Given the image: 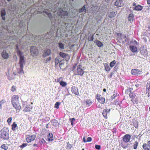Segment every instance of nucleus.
<instances>
[{"mask_svg": "<svg viewBox=\"0 0 150 150\" xmlns=\"http://www.w3.org/2000/svg\"><path fill=\"white\" fill-rule=\"evenodd\" d=\"M58 13L59 16L61 17L60 21L63 22V24H64L65 26L66 27H69L71 23V17H69V12L64 11L60 8Z\"/></svg>", "mask_w": 150, "mask_h": 150, "instance_id": "f257e3e1", "label": "nucleus"}, {"mask_svg": "<svg viewBox=\"0 0 150 150\" xmlns=\"http://www.w3.org/2000/svg\"><path fill=\"white\" fill-rule=\"evenodd\" d=\"M19 97L17 95H13L11 98V103L13 106L17 110H19L21 108L18 102Z\"/></svg>", "mask_w": 150, "mask_h": 150, "instance_id": "f03ea898", "label": "nucleus"}, {"mask_svg": "<svg viewBox=\"0 0 150 150\" xmlns=\"http://www.w3.org/2000/svg\"><path fill=\"white\" fill-rule=\"evenodd\" d=\"M84 73V71L82 69V66L79 65L77 67L76 72L75 74V75H80L82 76Z\"/></svg>", "mask_w": 150, "mask_h": 150, "instance_id": "7ed1b4c3", "label": "nucleus"}, {"mask_svg": "<svg viewBox=\"0 0 150 150\" xmlns=\"http://www.w3.org/2000/svg\"><path fill=\"white\" fill-rule=\"evenodd\" d=\"M9 132H0V137L4 139L7 140L9 138Z\"/></svg>", "mask_w": 150, "mask_h": 150, "instance_id": "20e7f679", "label": "nucleus"}, {"mask_svg": "<svg viewBox=\"0 0 150 150\" xmlns=\"http://www.w3.org/2000/svg\"><path fill=\"white\" fill-rule=\"evenodd\" d=\"M30 52L32 56L37 55L39 53L36 48L33 46H32L31 47Z\"/></svg>", "mask_w": 150, "mask_h": 150, "instance_id": "39448f33", "label": "nucleus"}, {"mask_svg": "<svg viewBox=\"0 0 150 150\" xmlns=\"http://www.w3.org/2000/svg\"><path fill=\"white\" fill-rule=\"evenodd\" d=\"M131 73L133 75L138 76L142 74V71L137 69H132Z\"/></svg>", "mask_w": 150, "mask_h": 150, "instance_id": "423d86ee", "label": "nucleus"}, {"mask_svg": "<svg viewBox=\"0 0 150 150\" xmlns=\"http://www.w3.org/2000/svg\"><path fill=\"white\" fill-rule=\"evenodd\" d=\"M114 5L117 7H121L124 5V3L122 0H116Z\"/></svg>", "mask_w": 150, "mask_h": 150, "instance_id": "0eeeda50", "label": "nucleus"}, {"mask_svg": "<svg viewBox=\"0 0 150 150\" xmlns=\"http://www.w3.org/2000/svg\"><path fill=\"white\" fill-rule=\"evenodd\" d=\"M131 136L129 134H126L123 137V140L125 143H127L129 141Z\"/></svg>", "mask_w": 150, "mask_h": 150, "instance_id": "6e6552de", "label": "nucleus"}, {"mask_svg": "<svg viewBox=\"0 0 150 150\" xmlns=\"http://www.w3.org/2000/svg\"><path fill=\"white\" fill-rule=\"evenodd\" d=\"M143 148L145 150H150V141L148 142L147 144H144Z\"/></svg>", "mask_w": 150, "mask_h": 150, "instance_id": "1a4fd4ad", "label": "nucleus"}, {"mask_svg": "<svg viewBox=\"0 0 150 150\" xmlns=\"http://www.w3.org/2000/svg\"><path fill=\"white\" fill-rule=\"evenodd\" d=\"M6 15V12L5 11V9H2L1 12V17L3 20H6V17L5 16Z\"/></svg>", "mask_w": 150, "mask_h": 150, "instance_id": "9d476101", "label": "nucleus"}, {"mask_svg": "<svg viewBox=\"0 0 150 150\" xmlns=\"http://www.w3.org/2000/svg\"><path fill=\"white\" fill-rule=\"evenodd\" d=\"M19 63L20 67H23V64H25V61L23 57L21 56L20 57V62Z\"/></svg>", "mask_w": 150, "mask_h": 150, "instance_id": "9b49d317", "label": "nucleus"}, {"mask_svg": "<svg viewBox=\"0 0 150 150\" xmlns=\"http://www.w3.org/2000/svg\"><path fill=\"white\" fill-rule=\"evenodd\" d=\"M51 51L49 49H47L44 50V52H43L42 56L45 57L47 56H49L51 54Z\"/></svg>", "mask_w": 150, "mask_h": 150, "instance_id": "f8f14e48", "label": "nucleus"}, {"mask_svg": "<svg viewBox=\"0 0 150 150\" xmlns=\"http://www.w3.org/2000/svg\"><path fill=\"white\" fill-rule=\"evenodd\" d=\"M2 57L4 59L8 58L9 55L7 53L5 50H3L1 53Z\"/></svg>", "mask_w": 150, "mask_h": 150, "instance_id": "ddd939ff", "label": "nucleus"}, {"mask_svg": "<svg viewBox=\"0 0 150 150\" xmlns=\"http://www.w3.org/2000/svg\"><path fill=\"white\" fill-rule=\"evenodd\" d=\"M146 94L148 97L150 96V84L147 83L146 86Z\"/></svg>", "mask_w": 150, "mask_h": 150, "instance_id": "4468645a", "label": "nucleus"}, {"mask_svg": "<svg viewBox=\"0 0 150 150\" xmlns=\"http://www.w3.org/2000/svg\"><path fill=\"white\" fill-rule=\"evenodd\" d=\"M140 52L143 55H146L148 54L147 50L144 47L140 48Z\"/></svg>", "mask_w": 150, "mask_h": 150, "instance_id": "2eb2a0df", "label": "nucleus"}, {"mask_svg": "<svg viewBox=\"0 0 150 150\" xmlns=\"http://www.w3.org/2000/svg\"><path fill=\"white\" fill-rule=\"evenodd\" d=\"M32 108V106H31L30 105H27L24 109L23 111L25 112H29L31 111Z\"/></svg>", "mask_w": 150, "mask_h": 150, "instance_id": "dca6fc26", "label": "nucleus"}, {"mask_svg": "<svg viewBox=\"0 0 150 150\" xmlns=\"http://www.w3.org/2000/svg\"><path fill=\"white\" fill-rule=\"evenodd\" d=\"M110 109H108L107 110H104L102 113V114L103 117L105 118H107V115L108 113L110 112Z\"/></svg>", "mask_w": 150, "mask_h": 150, "instance_id": "f3484780", "label": "nucleus"}, {"mask_svg": "<svg viewBox=\"0 0 150 150\" xmlns=\"http://www.w3.org/2000/svg\"><path fill=\"white\" fill-rule=\"evenodd\" d=\"M94 42L96 44V45L99 47H101L103 45V43L98 40H95L94 41Z\"/></svg>", "mask_w": 150, "mask_h": 150, "instance_id": "a211bd4d", "label": "nucleus"}, {"mask_svg": "<svg viewBox=\"0 0 150 150\" xmlns=\"http://www.w3.org/2000/svg\"><path fill=\"white\" fill-rule=\"evenodd\" d=\"M129 97L132 99H131L135 100V98H137V96L135 93L133 92L130 93L129 94Z\"/></svg>", "mask_w": 150, "mask_h": 150, "instance_id": "6ab92c4d", "label": "nucleus"}, {"mask_svg": "<svg viewBox=\"0 0 150 150\" xmlns=\"http://www.w3.org/2000/svg\"><path fill=\"white\" fill-rule=\"evenodd\" d=\"M131 101H132L133 103L134 104H137L138 103H140V99L137 97V98H135V100L131 99Z\"/></svg>", "mask_w": 150, "mask_h": 150, "instance_id": "aec40b11", "label": "nucleus"}, {"mask_svg": "<svg viewBox=\"0 0 150 150\" xmlns=\"http://www.w3.org/2000/svg\"><path fill=\"white\" fill-rule=\"evenodd\" d=\"M115 15V13L113 12H110L107 15L108 17L111 18L114 17Z\"/></svg>", "mask_w": 150, "mask_h": 150, "instance_id": "412c9836", "label": "nucleus"}, {"mask_svg": "<svg viewBox=\"0 0 150 150\" xmlns=\"http://www.w3.org/2000/svg\"><path fill=\"white\" fill-rule=\"evenodd\" d=\"M142 8L143 7L142 6L138 5L134 7V10L139 11L142 10Z\"/></svg>", "mask_w": 150, "mask_h": 150, "instance_id": "4be33fe9", "label": "nucleus"}, {"mask_svg": "<svg viewBox=\"0 0 150 150\" xmlns=\"http://www.w3.org/2000/svg\"><path fill=\"white\" fill-rule=\"evenodd\" d=\"M129 48L130 50L133 52H135L137 51V48L136 47L130 45L129 46Z\"/></svg>", "mask_w": 150, "mask_h": 150, "instance_id": "5701e85b", "label": "nucleus"}, {"mask_svg": "<svg viewBox=\"0 0 150 150\" xmlns=\"http://www.w3.org/2000/svg\"><path fill=\"white\" fill-rule=\"evenodd\" d=\"M97 99L98 101L101 103L103 104L105 103V99L104 98L102 97H99Z\"/></svg>", "mask_w": 150, "mask_h": 150, "instance_id": "b1692460", "label": "nucleus"}, {"mask_svg": "<svg viewBox=\"0 0 150 150\" xmlns=\"http://www.w3.org/2000/svg\"><path fill=\"white\" fill-rule=\"evenodd\" d=\"M86 8L85 7V5H84L82 8L79 9V13H80L83 12H86Z\"/></svg>", "mask_w": 150, "mask_h": 150, "instance_id": "393cba45", "label": "nucleus"}, {"mask_svg": "<svg viewBox=\"0 0 150 150\" xmlns=\"http://www.w3.org/2000/svg\"><path fill=\"white\" fill-rule=\"evenodd\" d=\"M71 91L72 92V93L75 94L76 95H78V90L77 89H75L74 87H72L71 88Z\"/></svg>", "mask_w": 150, "mask_h": 150, "instance_id": "a878e982", "label": "nucleus"}, {"mask_svg": "<svg viewBox=\"0 0 150 150\" xmlns=\"http://www.w3.org/2000/svg\"><path fill=\"white\" fill-rule=\"evenodd\" d=\"M47 139L49 141H52L53 139L52 134L49 133L48 135Z\"/></svg>", "mask_w": 150, "mask_h": 150, "instance_id": "bb28decb", "label": "nucleus"}, {"mask_svg": "<svg viewBox=\"0 0 150 150\" xmlns=\"http://www.w3.org/2000/svg\"><path fill=\"white\" fill-rule=\"evenodd\" d=\"M17 127V124L15 122H14L12 125V129L13 131L16 130V128Z\"/></svg>", "mask_w": 150, "mask_h": 150, "instance_id": "cd10ccee", "label": "nucleus"}, {"mask_svg": "<svg viewBox=\"0 0 150 150\" xmlns=\"http://www.w3.org/2000/svg\"><path fill=\"white\" fill-rule=\"evenodd\" d=\"M121 146L124 149H126L128 147V144L126 143H122L121 144Z\"/></svg>", "mask_w": 150, "mask_h": 150, "instance_id": "c85d7f7f", "label": "nucleus"}, {"mask_svg": "<svg viewBox=\"0 0 150 150\" xmlns=\"http://www.w3.org/2000/svg\"><path fill=\"white\" fill-rule=\"evenodd\" d=\"M105 68L107 71H109L110 70V68L109 67L108 64H104Z\"/></svg>", "mask_w": 150, "mask_h": 150, "instance_id": "c756f323", "label": "nucleus"}, {"mask_svg": "<svg viewBox=\"0 0 150 150\" xmlns=\"http://www.w3.org/2000/svg\"><path fill=\"white\" fill-rule=\"evenodd\" d=\"M60 85L63 87H65L67 85V83L66 82L63 81H61L59 82Z\"/></svg>", "mask_w": 150, "mask_h": 150, "instance_id": "7c9ffc66", "label": "nucleus"}, {"mask_svg": "<svg viewBox=\"0 0 150 150\" xmlns=\"http://www.w3.org/2000/svg\"><path fill=\"white\" fill-rule=\"evenodd\" d=\"M132 89L131 88L127 89L125 91V93L126 94L129 95L130 93L132 92Z\"/></svg>", "mask_w": 150, "mask_h": 150, "instance_id": "2f4dec72", "label": "nucleus"}, {"mask_svg": "<svg viewBox=\"0 0 150 150\" xmlns=\"http://www.w3.org/2000/svg\"><path fill=\"white\" fill-rule=\"evenodd\" d=\"M59 55L61 57L63 58L67 56H68L67 54L61 52L59 53Z\"/></svg>", "mask_w": 150, "mask_h": 150, "instance_id": "473e14b6", "label": "nucleus"}, {"mask_svg": "<svg viewBox=\"0 0 150 150\" xmlns=\"http://www.w3.org/2000/svg\"><path fill=\"white\" fill-rule=\"evenodd\" d=\"M72 147V145L71 144H70L69 142H68L67 143V149L68 150L71 149Z\"/></svg>", "mask_w": 150, "mask_h": 150, "instance_id": "72a5a7b5", "label": "nucleus"}, {"mask_svg": "<svg viewBox=\"0 0 150 150\" xmlns=\"http://www.w3.org/2000/svg\"><path fill=\"white\" fill-rule=\"evenodd\" d=\"M86 102V104L88 106L90 105L92 103V101L90 99L87 100Z\"/></svg>", "mask_w": 150, "mask_h": 150, "instance_id": "f704fd0d", "label": "nucleus"}, {"mask_svg": "<svg viewBox=\"0 0 150 150\" xmlns=\"http://www.w3.org/2000/svg\"><path fill=\"white\" fill-rule=\"evenodd\" d=\"M1 148L5 150H7L8 149V146L5 144L2 145L1 146Z\"/></svg>", "mask_w": 150, "mask_h": 150, "instance_id": "c9c22d12", "label": "nucleus"}, {"mask_svg": "<svg viewBox=\"0 0 150 150\" xmlns=\"http://www.w3.org/2000/svg\"><path fill=\"white\" fill-rule=\"evenodd\" d=\"M60 104V102H56L55 105L54 107L56 109H58L59 108V106Z\"/></svg>", "mask_w": 150, "mask_h": 150, "instance_id": "e433bc0d", "label": "nucleus"}, {"mask_svg": "<svg viewBox=\"0 0 150 150\" xmlns=\"http://www.w3.org/2000/svg\"><path fill=\"white\" fill-rule=\"evenodd\" d=\"M59 47L60 48L62 49H64V45L63 44L60 42L59 43Z\"/></svg>", "mask_w": 150, "mask_h": 150, "instance_id": "4c0bfd02", "label": "nucleus"}, {"mask_svg": "<svg viewBox=\"0 0 150 150\" xmlns=\"http://www.w3.org/2000/svg\"><path fill=\"white\" fill-rule=\"evenodd\" d=\"M138 145V143L137 142H135L134 143L133 148L134 149H136Z\"/></svg>", "mask_w": 150, "mask_h": 150, "instance_id": "58836bf2", "label": "nucleus"}, {"mask_svg": "<svg viewBox=\"0 0 150 150\" xmlns=\"http://www.w3.org/2000/svg\"><path fill=\"white\" fill-rule=\"evenodd\" d=\"M29 136L30 137L32 141H33L36 137V136L35 135H30Z\"/></svg>", "mask_w": 150, "mask_h": 150, "instance_id": "ea45409f", "label": "nucleus"}, {"mask_svg": "<svg viewBox=\"0 0 150 150\" xmlns=\"http://www.w3.org/2000/svg\"><path fill=\"white\" fill-rule=\"evenodd\" d=\"M59 59L58 58H56L55 59V65L56 66L57 65L58 63L59 62Z\"/></svg>", "mask_w": 150, "mask_h": 150, "instance_id": "a19ab883", "label": "nucleus"}, {"mask_svg": "<svg viewBox=\"0 0 150 150\" xmlns=\"http://www.w3.org/2000/svg\"><path fill=\"white\" fill-rule=\"evenodd\" d=\"M115 63L116 62L115 60H113L110 62V66L111 67H112L115 65Z\"/></svg>", "mask_w": 150, "mask_h": 150, "instance_id": "79ce46f5", "label": "nucleus"}, {"mask_svg": "<svg viewBox=\"0 0 150 150\" xmlns=\"http://www.w3.org/2000/svg\"><path fill=\"white\" fill-rule=\"evenodd\" d=\"M30 137H29V136H28V137H27L26 138V141L28 142V143H29V142H31L32 141L31 140V138H30Z\"/></svg>", "mask_w": 150, "mask_h": 150, "instance_id": "37998d69", "label": "nucleus"}, {"mask_svg": "<svg viewBox=\"0 0 150 150\" xmlns=\"http://www.w3.org/2000/svg\"><path fill=\"white\" fill-rule=\"evenodd\" d=\"M27 145V144L26 143H23L22 144L21 146L20 147L21 148H23L25 147Z\"/></svg>", "mask_w": 150, "mask_h": 150, "instance_id": "c03bdc74", "label": "nucleus"}, {"mask_svg": "<svg viewBox=\"0 0 150 150\" xmlns=\"http://www.w3.org/2000/svg\"><path fill=\"white\" fill-rule=\"evenodd\" d=\"M133 17V15L132 13H130L129 15V17H128V20L129 21H131V19H130V18H131V19H132Z\"/></svg>", "mask_w": 150, "mask_h": 150, "instance_id": "a18cd8bd", "label": "nucleus"}, {"mask_svg": "<svg viewBox=\"0 0 150 150\" xmlns=\"http://www.w3.org/2000/svg\"><path fill=\"white\" fill-rule=\"evenodd\" d=\"M23 67H20V71L18 72V73L20 74H23L24 71L23 70Z\"/></svg>", "mask_w": 150, "mask_h": 150, "instance_id": "49530a36", "label": "nucleus"}, {"mask_svg": "<svg viewBox=\"0 0 150 150\" xmlns=\"http://www.w3.org/2000/svg\"><path fill=\"white\" fill-rule=\"evenodd\" d=\"M51 122L54 124V123H57V121L55 119H53L51 120Z\"/></svg>", "mask_w": 150, "mask_h": 150, "instance_id": "de8ad7c7", "label": "nucleus"}, {"mask_svg": "<svg viewBox=\"0 0 150 150\" xmlns=\"http://www.w3.org/2000/svg\"><path fill=\"white\" fill-rule=\"evenodd\" d=\"M95 147V148L96 149H98V150L100 149V147H101L100 145H96Z\"/></svg>", "mask_w": 150, "mask_h": 150, "instance_id": "09e8293b", "label": "nucleus"}, {"mask_svg": "<svg viewBox=\"0 0 150 150\" xmlns=\"http://www.w3.org/2000/svg\"><path fill=\"white\" fill-rule=\"evenodd\" d=\"M92 139L91 137H88L87 138V140H86L87 142H90L92 141Z\"/></svg>", "mask_w": 150, "mask_h": 150, "instance_id": "8fccbe9b", "label": "nucleus"}, {"mask_svg": "<svg viewBox=\"0 0 150 150\" xmlns=\"http://www.w3.org/2000/svg\"><path fill=\"white\" fill-rule=\"evenodd\" d=\"M12 120V117H10L8 119L7 121L9 123L11 122Z\"/></svg>", "mask_w": 150, "mask_h": 150, "instance_id": "3c124183", "label": "nucleus"}, {"mask_svg": "<svg viewBox=\"0 0 150 150\" xmlns=\"http://www.w3.org/2000/svg\"><path fill=\"white\" fill-rule=\"evenodd\" d=\"M8 129L6 128H4L3 129H2L0 131H8Z\"/></svg>", "mask_w": 150, "mask_h": 150, "instance_id": "603ef678", "label": "nucleus"}, {"mask_svg": "<svg viewBox=\"0 0 150 150\" xmlns=\"http://www.w3.org/2000/svg\"><path fill=\"white\" fill-rule=\"evenodd\" d=\"M11 90L12 91H14L15 90V86H13L11 88Z\"/></svg>", "mask_w": 150, "mask_h": 150, "instance_id": "864d4df0", "label": "nucleus"}, {"mask_svg": "<svg viewBox=\"0 0 150 150\" xmlns=\"http://www.w3.org/2000/svg\"><path fill=\"white\" fill-rule=\"evenodd\" d=\"M70 120H71V124L73 125V122L74 121H75V119L74 118L72 119H70Z\"/></svg>", "mask_w": 150, "mask_h": 150, "instance_id": "5fc2aeb1", "label": "nucleus"}, {"mask_svg": "<svg viewBox=\"0 0 150 150\" xmlns=\"http://www.w3.org/2000/svg\"><path fill=\"white\" fill-rule=\"evenodd\" d=\"M59 124L57 122V123H54V124H53V126H55L56 127L58 126L59 125Z\"/></svg>", "mask_w": 150, "mask_h": 150, "instance_id": "6e6d98bb", "label": "nucleus"}, {"mask_svg": "<svg viewBox=\"0 0 150 150\" xmlns=\"http://www.w3.org/2000/svg\"><path fill=\"white\" fill-rule=\"evenodd\" d=\"M83 141L84 142H86V137H83Z\"/></svg>", "mask_w": 150, "mask_h": 150, "instance_id": "4d7b16f0", "label": "nucleus"}, {"mask_svg": "<svg viewBox=\"0 0 150 150\" xmlns=\"http://www.w3.org/2000/svg\"><path fill=\"white\" fill-rule=\"evenodd\" d=\"M94 39L93 35H92L91 38L89 40V41H93Z\"/></svg>", "mask_w": 150, "mask_h": 150, "instance_id": "13d9d810", "label": "nucleus"}, {"mask_svg": "<svg viewBox=\"0 0 150 150\" xmlns=\"http://www.w3.org/2000/svg\"><path fill=\"white\" fill-rule=\"evenodd\" d=\"M51 57H49L48 58H47L46 60L47 61H50L51 59Z\"/></svg>", "mask_w": 150, "mask_h": 150, "instance_id": "bf43d9fd", "label": "nucleus"}, {"mask_svg": "<svg viewBox=\"0 0 150 150\" xmlns=\"http://www.w3.org/2000/svg\"><path fill=\"white\" fill-rule=\"evenodd\" d=\"M64 64L62 63H60L59 66L60 68H61L62 66Z\"/></svg>", "mask_w": 150, "mask_h": 150, "instance_id": "052dcab7", "label": "nucleus"}, {"mask_svg": "<svg viewBox=\"0 0 150 150\" xmlns=\"http://www.w3.org/2000/svg\"><path fill=\"white\" fill-rule=\"evenodd\" d=\"M116 96H115V94H114L113 96H112L111 97V98L112 99H113Z\"/></svg>", "mask_w": 150, "mask_h": 150, "instance_id": "680f3d73", "label": "nucleus"}, {"mask_svg": "<svg viewBox=\"0 0 150 150\" xmlns=\"http://www.w3.org/2000/svg\"><path fill=\"white\" fill-rule=\"evenodd\" d=\"M147 3L150 6V0H147Z\"/></svg>", "mask_w": 150, "mask_h": 150, "instance_id": "e2e57ef3", "label": "nucleus"}, {"mask_svg": "<svg viewBox=\"0 0 150 150\" xmlns=\"http://www.w3.org/2000/svg\"><path fill=\"white\" fill-rule=\"evenodd\" d=\"M117 69H118V67L116 66H115V67H114V69L115 71H116V70Z\"/></svg>", "mask_w": 150, "mask_h": 150, "instance_id": "0e129e2a", "label": "nucleus"}, {"mask_svg": "<svg viewBox=\"0 0 150 150\" xmlns=\"http://www.w3.org/2000/svg\"><path fill=\"white\" fill-rule=\"evenodd\" d=\"M87 136V133H84V134L83 137H86Z\"/></svg>", "mask_w": 150, "mask_h": 150, "instance_id": "69168bd1", "label": "nucleus"}, {"mask_svg": "<svg viewBox=\"0 0 150 150\" xmlns=\"http://www.w3.org/2000/svg\"><path fill=\"white\" fill-rule=\"evenodd\" d=\"M139 86V85L138 84H135V86L136 87H138Z\"/></svg>", "mask_w": 150, "mask_h": 150, "instance_id": "338daca9", "label": "nucleus"}, {"mask_svg": "<svg viewBox=\"0 0 150 150\" xmlns=\"http://www.w3.org/2000/svg\"><path fill=\"white\" fill-rule=\"evenodd\" d=\"M118 104H119V103L117 101H115V104L116 105H117V104L118 105Z\"/></svg>", "mask_w": 150, "mask_h": 150, "instance_id": "774afa93", "label": "nucleus"}]
</instances>
